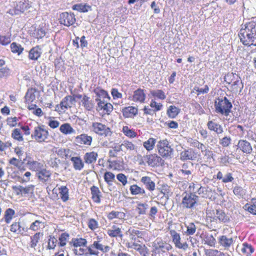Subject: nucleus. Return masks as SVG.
Listing matches in <instances>:
<instances>
[{
	"label": "nucleus",
	"mask_w": 256,
	"mask_h": 256,
	"mask_svg": "<svg viewBox=\"0 0 256 256\" xmlns=\"http://www.w3.org/2000/svg\"><path fill=\"white\" fill-rule=\"evenodd\" d=\"M231 88L234 92H238V90L240 91L243 88V84L242 82L241 79L238 76H236V79L233 81L231 84Z\"/></svg>",
	"instance_id": "nucleus-31"
},
{
	"label": "nucleus",
	"mask_w": 256,
	"mask_h": 256,
	"mask_svg": "<svg viewBox=\"0 0 256 256\" xmlns=\"http://www.w3.org/2000/svg\"><path fill=\"white\" fill-rule=\"evenodd\" d=\"M154 246L156 250H161L163 252H165L166 250L168 251L171 250L172 246L164 242L162 240H156L154 243Z\"/></svg>",
	"instance_id": "nucleus-23"
},
{
	"label": "nucleus",
	"mask_w": 256,
	"mask_h": 256,
	"mask_svg": "<svg viewBox=\"0 0 256 256\" xmlns=\"http://www.w3.org/2000/svg\"><path fill=\"white\" fill-rule=\"evenodd\" d=\"M157 148L159 154L164 158H170L172 155L173 149L166 140H160Z\"/></svg>",
	"instance_id": "nucleus-3"
},
{
	"label": "nucleus",
	"mask_w": 256,
	"mask_h": 256,
	"mask_svg": "<svg viewBox=\"0 0 256 256\" xmlns=\"http://www.w3.org/2000/svg\"><path fill=\"white\" fill-rule=\"evenodd\" d=\"M130 190L132 195L143 196L146 194L144 188L139 186L137 184H133L130 186Z\"/></svg>",
	"instance_id": "nucleus-34"
},
{
	"label": "nucleus",
	"mask_w": 256,
	"mask_h": 256,
	"mask_svg": "<svg viewBox=\"0 0 256 256\" xmlns=\"http://www.w3.org/2000/svg\"><path fill=\"white\" fill-rule=\"evenodd\" d=\"M70 160L73 163L74 168L77 170H82L84 167V162L80 156H72Z\"/></svg>",
	"instance_id": "nucleus-25"
},
{
	"label": "nucleus",
	"mask_w": 256,
	"mask_h": 256,
	"mask_svg": "<svg viewBox=\"0 0 256 256\" xmlns=\"http://www.w3.org/2000/svg\"><path fill=\"white\" fill-rule=\"evenodd\" d=\"M114 174L112 172H107L104 174V179L105 181L109 184H112V182L114 179Z\"/></svg>",
	"instance_id": "nucleus-55"
},
{
	"label": "nucleus",
	"mask_w": 256,
	"mask_h": 256,
	"mask_svg": "<svg viewBox=\"0 0 256 256\" xmlns=\"http://www.w3.org/2000/svg\"><path fill=\"white\" fill-rule=\"evenodd\" d=\"M180 110L174 106H170L167 110V114L170 118H176L180 113Z\"/></svg>",
	"instance_id": "nucleus-42"
},
{
	"label": "nucleus",
	"mask_w": 256,
	"mask_h": 256,
	"mask_svg": "<svg viewBox=\"0 0 256 256\" xmlns=\"http://www.w3.org/2000/svg\"><path fill=\"white\" fill-rule=\"evenodd\" d=\"M150 94L154 97H156L160 100H164L166 98L164 92L160 90H150Z\"/></svg>",
	"instance_id": "nucleus-50"
},
{
	"label": "nucleus",
	"mask_w": 256,
	"mask_h": 256,
	"mask_svg": "<svg viewBox=\"0 0 256 256\" xmlns=\"http://www.w3.org/2000/svg\"><path fill=\"white\" fill-rule=\"evenodd\" d=\"M244 208L249 212L253 214L254 215H256V205L254 203L252 204H246L244 206Z\"/></svg>",
	"instance_id": "nucleus-56"
},
{
	"label": "nucleus",
	"mask_w": 256,
	"mask_h": 256,
	"mask_svg": "<svg viewBox=\"0 0 256 256\" xmlns=\"http://www.w3.org/2000/svg\"><path fill=\"white\" fill-rule=\"evenodd\" d=\"M57 240L56 238L54 236H50V238L48 240V249H54L56 246V244L57 243Z\"/></svg>",
	"instance_id": "nucleus-63"
},
{
	"label": "nucleus",
	"mask_w": 256,
	"mask_h": 256,
	"mask_svg": "<svg viewBox=\"0 0 256 256\" xmlns=\"http://www.w3.org/2000/svg\"><path fill=\"white\" fill-rule=\"evenodd\" d=\"M44 224V222L40 220H36L31 224L30 229L34 231H36L39 230L40 227V224Z\"/></svg>",
	"instance_id": "nucleus-60"
},
{
	"label": "nucleus",
	"mask_w": 256,
	"mask_h": 256,
	"mask_svg": "<svg viewBox=\"0 0 256 256\" xmlns=\"http://www.w3.org/2000/svg\"><path fill=\"white\" fill-rule=\"evenodd\" d=\"M199 197L194 193H185L182 202L184 208H191L198 201Z\"/></svg>",
	"instance_id": "nucleus-4"
},
{
	"label": "nucleus",
	"mask_w": 256,
	"mask_h": 256,
	"mask_svg": "<svg viewBox=\"0 0 256 256\" xmlns=\"http://www.w3.org/2000/svg\"><path fill=\"white\" fill-rule=\"evenodd\" d=\"M42 54L41 50L38 46L32 48L29 52L28 58L32 60H37Z\"/></svg>",
	"instance_id": "nucleus-26"
},
{
	"label": "nucleus",
	"mask_w": 256,
	"mask_h": 256,
	"mask_svg": "<svg viewBox=\"0 0 256 256\" xmlns=\"http://www.w3.org/2000/svg\"><path fill=\"white\" fill-rule=\"evenodd\" d=\"M60 130L64 134H70L76 132L75 130L68 123L62 124L60 128Z\"/></svg>",
	"instance_id": "nucleus-37"
},
{
	"label": "nucleus",
	"mask_w": 256,
	"mask_h": 256,
	"mask_svg": "<svg viewBox=\"0 0 256 256\" xmlns=\"http://www.w3.org/2000/svg\"><path fill=\"white\" fill-rule=\"evenodd\" d=\"M92 141V138L86 134H82L76 138L75 142L77 145H90Z\"/></svg>",
	"instance_id": "nucleus-14"
},
{
	"label": "nucleus",
	"mask_w": 256,
	"mask_h": 256,
	"mask_svg": "<svg viewBox=\"0 0 256 256\" xmlns=\"http://www.w3.org/2000/svg\"><path fill=\"white\" fill-rule=\"evenodd\" d=\"M48 132L44 128V125L35 127L34 133L32 136L38 142H44L48 137Z\"/></svg>",
	"instance_id": "nucleus-5"
},
{
	"label": "nucleus",
	"mask_w": 256,
	"mask_h": 256,
	"mask_svg": "<svg viewBox=\"0 0 256 256\" xmlns=\"http://www.w3.org/2000/svg\"><path fill=\"white\" fill-rule=\"evenodd\" d=\"M170 234L172 238V241L174 243L176 246L179 248H184L186 244H182L180 242V237L179 234H178L174 230H170Z\"/></svg>",
	"instance_id": "nucleus-18"
},
{
	"label": "nucleus",
	"mask_w": 256,
	"mask_h": 256,
	"mask_svg": "<svg viewBox=\"0 0 256 256\" xmlns=\"http://www.w3.org/2000/svg\"><path fill=\"white\" fill-rule=\"evenodd\" d=\"M148 164L151 167L158 166L162 162V159L156 154H148L144 156Z\"/></svg>",
	"instance_id": "nucleus-8"
},
{
	"label": "nucleus",
	"mask_w": 256,
	"mask_h": 256,
	"mask_svg": "<svg viewBox=\"0 0 256 256\" xmlns=\"http://www.w3.org/2000/svg\"><path fill=\"white\" fill-rule=\"evenodd\" d=\"M108 235L112 238H116L119 236L122 238L123 236L121 228L118 227L116 225H113L110 228L107 230Z\"/></svg>",
	"instance_id": "nucleus-19"
},
{
	"label": "nucleus",
	"mask_w": 256,
	"mask_h": 256,
	"mask_svg": "<svg viewBox=\"0 0 256 256\" xmlns=\"http://www.w3.org/2000/svg\"><path fill=\"white\" fill-rule=\"evenodd\" d=\"M15 212L12 208H8L5 212L4 219L7 224L10 222Z\"/></svg>",
	"instance_id": "nucleus-51"
},
{
	"label": "nucleus",
	"mask_w": 256,
	"mask_h": 256,
	"mask_svg": "<svg viewBox=\"0 0 256 256\" xmlns=\"http://www.w3.org/2000/svg\"><path fill=\"white\" fill-rule=\"evenodd\" d=\"M36 174L38 179L44 182L48 181L51 175L50 172L46 169L40 170Z\"/></svg>",
	"instance_id": "nucleus-35"
},
{
	"label": "nucleus",
	"mask_w": 256,
	"mask_h": 256,
	"mask_svg": "<svg viewBox=\"0 0 256 256\" xmlns=\"http://www.w3.org/2000/svg\"><path fill=\"white\" fill-rule=\"evenodd\" d=\"M37 90L35 88H30L28 89L25 96V100L26 102H31L36 100Z\"/></svg>",
	"instance_id": "nucleus-29"
},
{
	"label": "nucleus",
	"mask_w": 256,
	"mask_h": 256,
	"mask_svg": "<svg viewBox=\"0 0 256 256\" xmlns=\"http://www.w3.org/2000/svg\"><path fill=\"white\" fill-rule=\"evenodd\" d=\"M214 217L210 216L212 218L211 221H217L218 220L220 222H226L230 220L229 216L222 210H216V213H214Z\"/></svg>",
	"instance_id": "nucleus-11"
},
{
	"label": "nucleus",
	"mask_w": 256,
	"mask_h": 256,
	"mask_svg": "<svg viewBox=\"0 0 256 256\" xmlns=\"http://www.w3.org/2000/svg\"><path fill=\"white\" fill-rule=\"evenodd\" d=\"M192 163L191 162H189L184 163L182 165L180 172H181L184 176H186L188 177L192 174Z\"/></svg>",
	"instance_id": "nucleus-30"
},
{
	"label": "nucleus",
	"mask_w": 256,
	"mask_h": 256,
	"mask_svg": "<svg viewBox=\"0 0 256 256\" xmlns=\"http://www.w3.org/2000/svg\"><path fill=\"white\" fill-rule=\"evenodd\" d=\"M10 49L13 53L18 54V55L21 54L24 50V48L20 44L15 42H12L10 44Z\"/></svg>",
	"instance_id": "nucleus-46"
},
{
	"label": "nucleus",
	"mask_w": 256,
	"mask_h": 256,
	"mask_svg": "<svg viewBox=\"0 0 256 256\" xmlns=\"http://www.w3.org/2000/svg\"><path fill=\"white\" fill-rule=\"evenodd\" d=\"M238 36L244 46H256V23L250 22L242 26Z\"/></svg>",
	"instance_id": "nucleus-1"
},
{
	"label": "nucleus",
	"mask_w": 256,
	"mask_h": 256,
	"mask_svg": "<svg viewBox=\"0 0 256 256\" xmlns=\"http://www.w3.org/2000/svg\"><path fill=\"white\" fill-rule=\"evenodd\" d=\"M122 132L126 136L130 138H134L136 134L132 130L130 129L128 126H124Z\"/></svg>",
	"instance_id": "nucleus-54"
},
{
	"label": "nucleus",
	"mask_w": 256,
	"mask_h": 256,
	"mask_svg": "<svg viewBox=\"0 0 256 256\" xmlns=\"http://www.w3.org/2000/svg\"><path fill=\"white\" fill-rule=\"evenodd\" d=\"M40 232H37L31 237L30 246L32 248H34L40 239Z\"/></svg>",
	"instance_id": "nucleus-52"
},
{
	"label": "nucleus",
	"mask_w": 256,
	"mask_h": 256,
	"mask_svg": "<svg viewBox=\"0 0 256 256\" xmlns=\"http://www.w3.org/2000/svg\"><path fill=\"white\" fill-rule=\"evenodd\" d=\"M88 228L92 230H94L98 228V222L94 218H90L88 222Z\"/></svg>",
	"instance_id": "nucleus-64"
},
{
	"label": "nucleus",
	"mask_w": 256,
	"mask_h": 256,
	"mask_svg": "<svg viewBox=\"0 0 256 256\" xmlns=\"http://www.w3.org/2000/svg\"><path fill=\"white\" fill-rule=\"evenodd\" d=\"M156 142V140L154 138H150L143 144L144 148L148 151L152 150Z\"/></svg>",
	"instance_id": "nucleus-45"
},
{
	"label": "nucleus",
	"mask_w": 256,
	"mask_h": 256,
	"mask_svg": "<svg viewBox=\"0 0 256 256\" xmlns=\"http://www.w3.org/2000/svg\"><path fill=\"white\" fill-rule=\"evenodd\" d=\"M128 247L133 248L136 251L138 252L140 254H144V251L146 250L144 246H142L136 243H132L131 246H128Z\"/></svg>",
	"instance_id": "nucleus-53"
},
{
	"label": "nucleus",
	"mask_w": 256,
	"mask_h": 256,
	"mask_svg": "<svg viewBox=\"0 0 256 256\" xmlns=\"http://www.w3.org/2000/svg\"><path fill=\"white\" fill-rule=\"evenodd\" d=\"M69 234L67 233H62L60 238V246H64L66 244V242L68 240V238H69Z\"/></svg>",
	"instance_id": "nucleus-58"
},
{
	"label": "nucleus",
	"mask_w": 256,
	"mask_h": 256,
	"mask_svg": "<svg viewBox=\"0 0 256 256\" xmlns=\"http://www.w3.org/2000/svg\"><path fill=\"white\" fill-rule=\"evenodd\" d=\"M34 186L30 185L26 187L22 186H14L12 189L16 192L17 195H23L29 193H32L34 190Z\"/></svg>",
	"instance_id": "nucleus-13"
},
{
	"label": "nucleus",
	"mask_w": 256,
	"mask_h": 256,
	"mask_svg": "<svg viewBox=\"0 0 256 256\" xmlns=\"http://www.w3.org/2000/svg\"><path fill=\"white\" fill-rule=\"evenodd\" d=\"M240 251L242 254L246 256H249L254 252V250L251 245L248 244L246 242H244L242 244V247L240 248Z\"/></svg>",
	"instance_id": "nucleus-43"
},
{
	"label": "nucleus",
	"mask_w": 256,
	"mask_h": 256,
	"mask_svg": "<svg viewBox=\"0 0 256 256\" xmlns=\"http://www.w3.org/2000/svg\"><path fill=\"white\" fill-rule=\"evenodd\" d=\"M180 159L182 160H192L196 158L195 153L192 148L184 150L180 152Z\"/></svg>",
	"instance_id": "nucleus-22"
},
{
	"label": "nucleus",
	"mask_w": 256,
	"mask_h": 256,
	"mask_svg": "<svg viewBox=\"0 0 256 256\" xmlns=\"http://www.w3.org/2000/svg\"><path fill=\"white\" fill-rule=\"evenodd\" d=\"M207 126L210 130L215 132L218 134H222L223 132V128L221 125L214 122L212 120H209L207 124Z\"/></svg>",
	"instance_id": "nucleus-24"
},
{
	"label": "nucleus",
	"mask_w": 256,
	"mask_h": 256,
	"mask_svg": "<svg viewBox=\"0 0 256 256\" xmlns=\"http://www.w3.org/2000/svg\"><path fill=\"white\" fill-rule=\"evenodd\" d=\"M10 70L7 68L4 67L0 68V79L6 78L10 75Z\"/></svg>",
	"instance_id": "nucleus-59"
},
{
	"label": "nucleus",
	"mask_w": 256,
	"mask_h": 256,
	"mask_svg": "<svg viewBox=\"0 0 256 256\" xmlns=\"http://www.w3.org/2000/svg\"><path fill=\"white\" fill-rule=\"evenodd\" d=\"M219 242L222 246L225 248H229L234 242L233 238H228L226 236H221L219 239Z\"/></svg>",
	"instance_id": "nucleus-28"
},
{
	"label": "nucleus",
	"mask_w": 256,
	"mask_h": 256,
	"mask_svg": "<svg viewBox=\"0 0 256 256\" xmlns=\"http://www.w3.org/2000/svg\"><path fill=\"white\" fill-rule=\"evenodd\" d=\"M82 105L88 110H90L94 107V104L90 97L84 95L82 100Z\"/></svg>",
	"instance_id": "nucleus-40"
},
{
	"label": "nucleus",
	"mask_w": 256,
	"mask_h": 256,
	"mask_svg": "<svg viewBox=\"0 0 256 256\" xmlns=\"http://www.w3.org/2000/svg\"><path fill=\"white\" fill-rule=\"evenodd\" d=\"M140 182L144 184L146 188L150 191H154L155 190V183L149 176H143L140 179Z\"/></svg>",
	"instance_id": "nucleus-21"
},
{
	"label": "nucleus",
	"mask_w": 256,
	"mask_h": 256,
	"mask_svg": "<svg viewBox=\"0 0 256 256\" xmlns=\"http://www.w3.org/2000/svg\"><path fill=\"white\" fill-rule=\"evenodd\" d=\"M233 192L238 198H244L246 194V190L238 186L234 187Z\"/></svg>",
	"instance_id": "nucleus-44"
},
{
	"label": "nucleus",
	"mask_w": 256,
	"mask_h": 256,
	"mask_svg": "<svg viewBox=\"0 0 256 256\" xmlns=\"http://www.w3.org/2000/svg\"><path fill=\"white\" fill-rule=\"evenodd\" d=\"M129 234L130 238L136 240L138 238H142V234L141 231L136 230H130L129 229L126 232V234Z\"/></svg>",
	"instance_id": "nucleus-41"
},
{
	"label": "nucleus",
	"mask_w": 256,
	"mask_h": 256,
	"mask_svg": "<svg viewBox=\"0 0 256 256\" xmlns=\"http://www.w3.org/2000/svg\"><path fill=\"white\" fill-rule=\"evenodd\" d=\"M122 148H125L126 150H132L135 149V146L129 141L124 140L122 144Z\"/></svg>",
	"instance_id": "nucleus-61"
},
{
	"label": "nucleus",
	"mask_w": 256,
	"mask_h": 256,
	"mask_svg": "<svg viewBox=\"0 0 256 256\" xmlns=\"http://www.w3.org/2000/svg\"><path fill=\"white\" fill-rule=\"evenodd\" d=\"M60 194L62 200L66 202L68 199V190L66 186H61L60 188Z\"/></svg>",
	"instance_id": "nucleus-47"
},
{
	"label": "nucleus",
	"mask_w": 256,
	"mask_h": 256,
	"mask_svg": "<svg viewBox=\"0 0 256 256\" xmlns=\"http://www.w3.org/2000/svg\"><path fill=\"white\" fill-rule=\"evenodd\" d=\"M90 248L96 254H92V256H98L99 254L98 250H100L102 252H106L110 250V247L108 246H104L100 242V241L94 240L92 244L89 246Z\"/></svg>",
	"instance_id": "nucleus-9"
},
{
	"label": "nucleus",
	"mask_w": 256,
	"mask_h": 256,
	"mask_svg": "<svg viewBox=\"0 0 256 256\" xmlns=\"http://www.w3.org/2000/svg\"><path fill=\"white\" fill-rule=\"evenodd\" d=\"M58 20L60 24L66 26L72 25L76 20L75 15L72 13H68V12H62L60 14Z\"/></svg>",
	"instance_id": "nucleus-6"
},
{
	"label": "nucleus",
	"mask_w": 256,
	"mask_h": 256,
	"mask_svg": "<svg viewBox=\"0 0 256 256\" xmlns=\"http://www.w3.org/2000/svg\"><path fill=\"white\" fill-rule=\"evenodd\" d=\"M28 3L26 2L20 1L15 6L14 8V14H19L20 13L24 12V11L28 8Z\"/></svg>",
	"instance_id": "nucleus-32"
},
{
	"label": "nucleus",
	"mask_w": 256,
	"mask_h": 256,
	"mask_svg": "<svg viewBox=\"0 0 256 256\" xmlns=\"http://www.w3.org/2000/svg\"><path fill=\"white\" fill-rule=\"evenodd\" d=\"M109 220H112L114 218L124 219L126 217V214L122 212L112 210L107 216Z\"/></svg>",
	"instance_id": "nucleus-38"
},
{
	"label": "nucleus",
	"mask_w": 256,
	"mask_h": 256,
	"mask_svg": "<svg viewBox=\"0 0 256 256\" xmlns=\"http://www.w3.org/2000/svg\"><path fill=\"white\" fill-rule=\"evenodd\" d=\"M238 146L244 153L250 154L252 150L250 143L246 140H239Z\"/></svg>",
	"instance_id": "nucleus-20"
},
{
	"label": "nucleus",
	"mask_w": 256,
	"mask_h": 256,
	"mask_svg": "<svg viewBox=\"0 0 256 256\" xmlns=\"http://www.w3.org/2000/svg\"><path fill=\"white\" fill-rule=\"evenodd\" d=\"M146 97V95L144 90L138 88L134 92L132 100L135 102L142 103L144 102Z\"/></svg>",
	"instance_id": "nucleus-16"
},
{
	"label": "nucleus",
	"mask_w": 256,
	"mask_h": 256,
	"mask_svg": "<svg viewBox=\"0 0 256 256\" xmlns=\"http://www.w3.org/2000/svg\"><path fill=\"white\" fill-rule=\"evenodd\" d=\"M10 231L17 234H24L27 231L24 224L20 222H14L10 226Z\"/></svg>",
	"instance_id": "nucleus-12"
},
{
	"label": "nucleus",
	"mask_w": 256,
	"mask_h": 256,
	"mask_svg": "<svg viewBox=\"0 0 256 256\" xmlns=\"http://www.w3.org/2000/svg\"><path fill=\"white\" fill-rule=\"evenodd\" d=\"M91 193L92 194V198L95 202L100 203V191L98 188L96 186H92L91 188Z\"/></svg>",
	"instance_id": "nucleus-39"
},
{
	"label": "nucleus",
	"mask_w": 256,
	"mask_h": 256,
	"mask_svg": "<svg viewBox=\"0 0 256 256\" xmlns=\"http://www.w3.org/2000/svg\"><path fill=\"white\" fill-rule=\"evenodd\" d=\"M74 253L77 255H84V256H92V254H96V252L92 251L90 248V246H88L86 248H80L78 250L75 249Z\"/></svg>",
	"instance_id": "nucleus-33"
},
{
	"label": "nucleus",
	"mask_w": 256,
	"mask_h": 256,
	"mask_svg": "<svg viewBox=\"0 0 256 256\" xmlns=\"http://www.w3.org/2000/svg\"><path fill=\"white\" fill-rule=\"evenodd\" d=\"M236 74L233 73L228 74L224 77V81L228 84H232L236 79Z\"/></svg>",
	"instance_id": "nucleus-62"
},
{
	"label": "nucleus",
	"mask_w": 256,
	"mask_h": 256,
	"mask_svg": "<svg viewBox=\"0 0 256 256\" xmlns=\"http://www.w3.org/2000/svg\"><path fill=\"white\" fill-rule=\"evenodd\" d=\"M75 102V98L70 96L64 97L60 102V108L62 110L71 108Z\"/></svg>",
	"instance_id": "nucleus-15"
},
{
	"label": "nucleus",
	"mask_w": 256,
	"mask_h": 256,
	"mask_svg": "<svg viewBox=\"0 0 256 256\" xmlns=\"http://www.w3.org/2000/svg\"><path fill=\"white\" fill-rule=\"evenodd\" d=\"M91 6L87 4H74L72 6L73 10H77L80 12H86L89 10H91Z\"/></svg>",
	"instance_id": "nucleus-36"
},
{
	"label": "nucleus",
	"mask_w": 256,
	"mask_h": 256,
	"mask_svg": "<svg viewBox=\"0 0 256 256\" xmlns=\"http://www.w3.org/2000/svg\"><path fill=\"white\" fill-rule=\"evenodd\" d=\"M232 107V103L226 97L218 98L214 102L215 111L218 114L228 116L231 112Z\"/></svg>",
	"instance_id": "nucleus-2"
},
{
	"label": "nucleus",
	"mask_w": 256,
	"mask_h": 256,
	"mask_svg": "<svg viewBox=\"0 0 256 256\" xmlns=\"http://www.w3.org/2000/svg\"><path fill=\"white\" fill-rule=\"evenodd\" d=\"M98 156V154L96 152H86L84 156V160L86 164H92L96 162Z\"/></svg>",
	"instance_id": "nucleus-17"
},
{
	"label": "nucleus",
	"mask_w": 256,
	"mask_h": 256,
	"mask_svg": "<svg viewBox=\"0 0 256 256\" xmlns=\"http://www.w3.org/2000/svg\"><path fill=\"white\" fill-rule=\"evenodd\" d=\"M12 137L15 140L18 142H22L24 140L22 134L20 132V130L18 128H15L12 130Z\"/></svg>",
	"instance_id": "nucleus-48"
},
{
	"label": "nucleus",
	"mask_w": 256,
	"mask_h": 256,
	"mask_svg": "<svg viewBox=\"0 0 256 256\" xmlns=\"http://www.w3.org/2000/svg\"><path fill=\"white\" fill-rule=\"evenodd\" d=\"M72 242L74 247L86 246L87 244V240L85 238H73Z\"/></svg>",
	"instance_id": "nucleus-49"
},
{
	"label": "nucleus",
	"mask_w": 256,
	"mask_h": 256,
	"mask_svg": "<svg viewBox=\"0 0 256 256\" xmlns=\"http://www.w3.org/2000/svg\"><path fill=\"white\" fill-rule=\"evenodd\" d=\"M96 100L98 102V110H103L107 114H110V113L112 112L113 110V106L111 104L106 102L104 100H102L98 98H96Z\"/></svg>",
	"instance_id": "nucleus-10"
},
{
	"label": "nucleus",
	"mask_w": 256,
	"mask_h": 256,
	"mask_svg": "<svg viewBox=\"0 0 256 256\" xmlns=\"http://www.w3.org/2000/svg\"><path fill=\"white\" fill-rule=\"evenodd\" d=\"M93 130L97 134L104 136H108L110 135L111 132L110 129L106 127L104 124H103L100 122H94L92 125Z\"/></svg>",
	"instance_id": "nucleus-7"
},
{
	"label": "nucleus",
	"mask_w": 256,
	"mask_h": 256,
	"mask_svg": "<svg viewBox=\"0 0 256 256\" xmlns=\"http://www.w3.org/2000/svg\"><path fill=\"white\" fill-rule=\"evenodd\" d=\"M196 231V226L195 224L192 223H190L186 226V232L187 235H192Z\"/></svg>",
	"instance_id": "nucleus-57"
},
{
	"label": "nucleus",
	"mask_w": 256,
	"mask_h": 256,
	"mask_svg": "<svg viewBox=\"0 0 256 256\" xmlns=\"http://www.w3.org/2000/svg\"><path fill=\"white\" fill-rule=\"evenodd\" d=\"M122 112L125 118H131L137 114L138 109L134 106H128L123 109Z\"/></svg>",
	"instance_id": "nucleus-27"
}]
</instances>
